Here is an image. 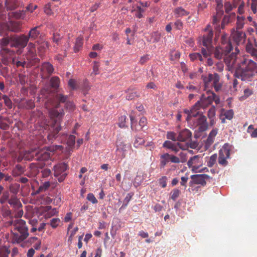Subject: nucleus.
<instances>
[{
	"mask_svg": "<svg viewBox=\"0 0 257 257\" xmlns=\"http://www.w3.org/2000/svg\"><path fill=\"white\" fill-rule=\"evenodd\" d=\"M235 54L225 59V63L229 71L235 69L234 75L242 81H250L257 73V63L245 56L238 55L239 50L235 48Z\"/></svg>",
	"mask_w": 257,
	"mask_h": 257,
	"instance_id": "obj_1",
	"label": "nucleus"
},
{
	"mask_svg": "<svg viewBox=\"0 0 257 257\" xmlns=\"http://www.w3.org/2000/svg\"><path fill=\"white\" fill-rule=\"evenodd\" d=\"M9 223L11 226L12 242L13 243H19L28 237V227L25 221L21 219H16Z\"/></svg>",
	"mask_w": 257,
	"mask_h": 257,
	"instance_id": "obj_2",
	"label": "nucleus"
},
{
	"mask_svg": "<svg viewBox=\"0 0 257 257\" xmlns=\"http://www.w3.org/2000/svg\"><path fill=\"white\" fill-rule=\"evenodd\" d=\"M199 102H196L190 109H184L183 112L187 115L186 120L190 121L193 117L196 118V125L199 126L200 131H205L208 127L206 117L200 110Z\"/></svg>",
	"mask_w": 257,
	"mask_h": 257,
	"instance_id": "obj_3",
	"label": "nucleus"
},
{
	"mask_svg": "<svg viewBox=\"0 0 257 257\" xmlns=\"http://www.w3.org/2000/svg\"><path fill=\"white\" fill-rule=\"evenodd\" d=\"M49 115L52 121L47 138L52 142L57 137L61 130V122L64 115L63 112H58L55 108L50 109Z\"/></svg>",
	"mask_w": 257,
	"mask_h": 257,
	"instance_id": "obj_4",
	"label": "nucleus"
},
{
	"mask_svg": "<svg viewBox=\"0 0 257 257\" xmlns=\"http://www.w3.org/2000/svg\"><path fill=\"white\" fill-rule=\"evenodd\" d=\"M233 47L231 42L229 40L227 35L225 34H223L221 37V45L220 46L216 48L214 55V57L218 59H220L222 58L225 59L227 57H230L232 54H235L236 51L230 54L231 51L232 50Z\"/></svg>",
	"mask_w": 257,
	"mask_h": 257,
	"instance_id": "obj_5",
	"label": "nucleus"
},
{
	"mask_svg": "<svg viewBox=\"0 0 257 257\" xmlns=\"http://www.w3.org/2000/svg\"><path fill=\"white\" fill-rule=\"evenodd\" d=\"M204 34L202 36L198 38V41L200 44L206 47L201 49V53L203 58H207L209 55V53L211 50L212 41L213 37V31L210 25H208L204 30Z\"/></svg>",
	"mask_w": 257,
	"mask_h": 257,
	"instance_id": "obj_6",
	"label": "nucleus"
},
{
	"mask_svg": "<svg viewBox=\"0 0 257 257\" xmlns=\"http://www.w3.org/2000/svg\"><path fill=\"white\" fill-rule=\"evenodd\" d=\"M204 86L206 90L207 89L213 87L216 91L220 90L222 87V84L220 82V77L218 74L215 73L209 74L204 78Z\"/></svg>",
	"mask_w": 257,
	"mask_h": 257,
	"instance_id": "obj_7",
	"label": "nucleus"
},
{
	"mask_svg": "<svg viewBox=\"0 0 257 257\" xmlns=\"http://www.w3.org/2000/svg\"><path fill=\"white\" fill-rule=\"evenodd\" d=\"M29 40V38L24 34L12 36V43H11V47L18 48L19 49L17 51V53L21 54L23 52V50L27 45Z\"/></svg>",
	"mask_w": 257,
	"mask_h": 257,
	"instance_id": "obj_8",
	"label": "nucleus"
},
{
	"mask_svg": "<svg viewBox=\"0 0 257 257\" xmlns=\"http://www.w3.org/2000/svg\"><path fill=\"white\" fill-rule=\"evenodd\" d=\"M230 146L227 144H225L220 149L218 153V164L223 167H225L228 165L227 159L230 158Z\"/></svg>",
	"mask_w": 257,
	"mask_h": 257,
	"instance_id": "obj_9",
	"label": "nucleus"
},
{
	"mask_svg": "<svg viewBox=\"0 0 257 257\" xmlns=\"http://www.w3.org/2000/svg\"><path fill=\"white\" fill-rule=\"evenodd\" d=\"M68 168V166L64 163H59L55 165L53 167L54 176L58 178L59 182H62L67 176L65 171Z\"/></svg>",
	"mask_w": 257,
	"mask_h": 257,
	"instance_id": "obj_10",
	"label": "nucleus"
},
{
	"mask_svg": "<svg viewBox=\"0 0 257 257\" xmlns=\"http://www.w3.org/2000/svg\"><path fill=\"white\" fill-rule=\"evenodd\" d=\"M215 96V93L207 90L206 94H202L200 100L197 102H199V105L201 108L204 109L212 103Z\"/></svg>",
	"mask_w": 257,
	"mask_h": 257,
	"instance_id": "obj_11",
	"label": "nucleus"
},
{
	"mask_svg": "<svg viewBox=\"0 0 257 257\" xmlns=\"http://www.w3.org/2000/svg\"><path fill=\"white\" fill-rule=\"evenodd\" d=\"M12 43V36L4 37L0 40V46L2 48V50L6 53L4 57L15 55V52L14 51L11 50L7 48L8 45L9 44H11Z\"/></svg>",
	"mask_w": 257,
	"mask_h": 257,
	"instance_id": "obj_12",
	"label": "nucleus"
},
{
	"mask_svg": "<svg viewBox=\"0 0 257 257\" xmlns=\"http://www.w3.org/2000/svg\"><path fill=\"white\" fill-rule=\"evenodd\" d=\"M169 162L173 163H178L179 162L178 157L168 153H165L161 155L160 166L161 168H164Z\"/></svg>",
	"mask_w": 257,
	"mask_h": 257,
	"instance_id": "obj_13",
	"label": "nucleus"
},
{
	"mask_svg": "<svg viewBox=\"0 0 257 257\" xmlns=\"http://www.w3.org/2000/svg\"><path fill=\"white\" fill-rule=\"evenodd\" d=\"M53 66L49 62H44L41 67V74L42 78H48L54 72Z\"/></svg>",
	"mask_w": 257,
	"mask_h": 257,
	"instance_id": "obj_14",
	"label": "nucleus"
},
{
	"mask_svg": "<svg viewBox=\"0 0 257 257\" xmlns=\"http://www.w3.org/2000/svg\"><path fill=\"white\" fill-rule=\"evenodd\" d=\"M43 163H31L27 172L26 175L32 178L36 176L39 172V169H41L44 167Z\"/></svg>",
	"mask_w": 257,
	"mask_h": 257,
	"instance_id": "obj_15",
	"label": "nucleus"
},
{
	"mask_svg": "<svg viewBox=\"0 0 257 257\" xmlns=\"http://www.w3.org/2000/svg\"><path fill=\"white\" fill-rule=\"evenodd\" d=\"M231 36L233 40L238 45L244 42L246 35L244 33L239 30H233L231 33Z\"/></svg>",
	"mask_w": 257,
	"mask_h": 257,
	"instance_id": "obj_16",
	"label": "nucleus"
},
{
	"mask_svg": "<svg viewBox=\"0 0 257 257\" xmlns=\"http://www.w3.org/2000/svg\"><path fill=\"white\" fill-rule=\"evenodd\" d=\"M14 55L9 56L8 57L6 56L4 57L2 59L3 63L5 65H7L10 63H12L13 64H16L17 67H19L20 66H22L24 67L26 64V62L25 61L21 62L18 61L15 63V57H14Z\"/></svg>",
	"mask_w": 257,
	"mask_h": 257,
	"instance_id": "obj_17",
	"label": "nucleus"
},
{
	"mask_svg": "<svg viewBox=\"0 0 257 257\" xmlns=\"http://www.w3.org/2000/svg\"><path fill=\"white\" fill-rule=\"evenodd\" d=\"M191 136V132L188 129H184L179 132L177 140L180 142H185L190 140Z\"/></svg>",
	"mask_w": 257,
	"mask_h": 257,
	"instance_id": "obj_18",
	"label": "nucleus"
},
{
	"mask_svg": "<svg viewBox=\"0 0 257 257\" xmlns=\"http://www.w3.org/2000/svg\"><path fill=\"white\" fill-rule=\"evenodd\" d=\"M20 4V0H5V8L7 11H13L18 8Z\"/></svg>",
	"mask_w": 257,
	"mask_h": 257,
	"instance_id": "obj_19",
	"label": "nucleus"
},
{
	"mask_svg": "<svg viewBox=\"0 0 257 257\" xmlns=\"http://www.w3.org/2000/svg\"><path fill=\"white\" fill-rule=\"evenodd\" d=\"M233 111L232 109L226 110L224 109H221L220 115V118L222 123L225 122V119L231 120L233 116Z\"/></svg>",
	"mask_w": 257,
	"mask_h": 257,
	"instance_id": "obj_20",
	"label": "nucleus"
},
{
	"mask_svg": "<svg viewBox=\"0 0 257 257\" xmlns=\"http://www.w3.org/2000/svg\"><path fill=\"white\" fill-rule=\"evenodd\" d=\"M200 158V157L198 155L191 157L187 162L188 166L192 168L193 171H197L199 169V166L196 165V164L199 163Z\"/></svg>",
	"mask_w": 257,
	"mask_h": 257,
	"instance_id": "obj_21",
	"label": "nucleus"
},
{
	"mask_svg": "<svg viewBox=\"0 0 257 257\" xmlns=\"http://www.w3.org/2000/svg\"><path fill=\"white\" fill-rule=\"evenodd\" d=\"M257 45L254 46L250 42H248L246 45V51L252 57L257 58Z\"/></svg>",
	"mask_w": 257,
	"mask_h": 257,
	"instance_id": "obj_22",
	"label": "nucleus"
},
{
	"mask_svg": "<svg viewBox=\"0 0 257 257\" xmlns=\"http://www.w3.org/2000/svg\"><path fill=\"white\" fill-rule=\"evenodd\" d=\"M178 146L177 143L174 144L170 141H166L163 144L164 148L171 150L175 153H177L179 150Z\"/></svg>",
	"mask_w": 257,
	"mask_h": 257,
	"instance_id": "obj_23",
	"label": "nucleus"
},
{
	"mask_svg": "<svg viewBox=\"0 0 257 257\" xmlns=\"http://www.w3.org/2000/svg\"><path fill=\"white\" fill-rule=\"evenodd\" d=\"M173 13L175 17L176 18L186 16L189 14V12L186 11L184 9L181 7L175 8L173 11Z\"/></svg>",
	"mask_w": 257,
	"mask_h": 257,
	"instance_id": "obj_24",
	"label": "nucleus"
},
{
	"mask_svg": "<svg viewBox=\"0 0 257 257\" xmlns=\"http://www.w3.org/2000/svg\"><path fill=\"white\" fill-rule=\"evenodd\" d=\"M51 153L46 151L37 152L36 153V160L45 161L51 158Z\"/></svg>",
	"mask_w": 257,
	"mask_h": 257,
	"instance_id": "obj_25",
	"label": "nucleus"
},
{
	"mask_svg": "<svg viewBox=\"0 0 257 257\" xmlns=\"http://www.w3.org/2000/svg\"><path fill=\"white\" fill-rule=\"evenodd\" d=\"M8 203L15 208H21L22 206V204L15 195L11 196L10 199H9L8 201Z\"/></svg>",
	"mask_w": 257,
	"mask_h": 257,
	"instance_id": "obj_26",
	"label": "nucleus"
},
{
	"mask_svg": "<svg viewBox=\"0 0 257 257\" xmlns=\"http://www.w3.org/2000/svg\"><path fill=\"white\" fill-rule=\"evenodd\" d=\"M22 152V155H23V157H24L25 160L31 161L33 158H34V156L35 155L36 156V153H37V151L35 150H31Z\"/></svg>",
	"mask_w": 257,
	"mask_h": 257,
	"instance_id": "obj_27",
	"label": "nucleus"
},
{
	"mask_svg": "<svg viewBox=\"0 0 257 257\" xmlns=\"http://www.w3.org/2000/svg\"><path fill=\"white\" fill-rule=\"evenodd\" d=\"M40 27V26H37L31 29L28 36L29 38V39L35 40L38 37L40 32L38 29Z\"/></svg>",
	"mask_w": 257,
	"mask_h": 257,
	"instance_id": "obj_28",
	"label": "nucleus"
},
{
	"mask_svg": "<svg viewBox=\"0 0 257 257\" xmlns=\"http://www.w3.org/2000/svg\"><path fill=\"white\" fill-rule=\"evenodd\" d=\"M215 107L212 106L208 111L207 116L210 120V123L211 125H213L215 123L214 118L215 116Z\"/></svg>",
	"mask_w": 257,
	"mask_h": 257,
	"instance_id": "obj_29",
	"label": "nucleus"
},
{
	"mask_svg": "<svg viewBox=\"0 0 257 257\" xmlns=\"http://www.w3.org/2000/svg\"><path fill=\"white\" fill-rule=\"evenodd\" d=\"M191 179H193L195 184H201L202 186L206 185V181H204L201 174L191 176Z\"/></svg>",
	"mask_w": 257,
	"mask_h": 257,
	"instance_id": "obj_30",
	"label": "nucleus"
},
{
	"mask_svg": "<svg viewBox=\"0 0 257 257\" xmlns=\"http://www.w3.org/2000/svg\"><path fill=\"white\" fill-rule=\"evenodd\" d=\"M38 50L40 52L43 53L46 50L49 49L50 44L47 41H42L38 42Z\"/></svg>",
	"mask_w": 257,
	"mask_h": 257,
	"instance_id": "obj_31",
	"label": "nucleus"
},
{
	"mask_svg": "<svg viewBox=\"0 0 257 257\" xmlns=\"http://www.w3.org/2000/svg\"><path fill=\"white\" fill-rule=\"evenodd\" d=\"M140 95L139 92L135 89L128 90L126 98L127 100H132L136 97H139Z\"/></svg>",
	"mask_w": 257,
	"mask_h": 257,
	"instance_id": "obj_32",
	"label": "nucleus"
},
{
	"mask_svg": "<svg viewBox=\"0 0 257 257\" xmlns=\"http://www.w3.org/2000/svg\"><path fill=\"white\" fill-rule=\"evenodd\" d=\"M217 134V130L213 129L212 130L209 134V136L206 140V144L210 146L214 142V140L215 139V136Z\"/></svg>",
	"mask_w": 257,
	"mask_h": 257,
	"instance_id": "obj_33",
	"label": "nucleus"
},
{
	"mask_svg": "<svg viewBox=\"0 0 257 257\" xmlns=\"http://www.w3.org/2000/svg\"><path fill=\"white\" fill-rule=\"evenodd\" d=\"M177 145H178L179 149L183 151L187 150L189 148L191 149H195L197 147V146L195 142H187L186 143L185 146L182 145L179 143H177Z\"/></svg>",
	"mask_w": 257,
	"mask_h": 257,
	"instance_id": "obj_34",
	"label": "nucleus"
},
{
	"mask_svg": "<svg viewBox=\"0 0 257 257\" xmlns=\"http://www.w3.org/2000/svg\"><path fill=\"white\" fill-rule=\"evenodd\" d=\"M8 25L9 31L14 32H18L20 30V25L17 22L11 21L8 23Z\"/></svg>",
	"mask_w": 257,
	"mask_h": 257,
	"instance_id": "obj_35",
	"label": "nucleus"
},
{
	"mask_svg": "<svg viewBox=\"0 0 257 257\" xmlns=\"http://www.w3.org/2000/svg\"><path fill=\"white\" fill-rule=\"evenodd\" d=\"M83 44V40L82 37H78L75 41L74 47V51L75 53L78 52L80 49L82 47Z\"/></svg>",
	"mask_w": 257,
	"mask_h": 257,
	"instance_id": "obj_36",
	"label": "nucleus"
},
{
	"mask_svg": "<svg viewBox=\"0 0 257 257\" xmlns=\"http://www.w3.org/2000/svg\"><path fill=\"white\" fill-rule=\"evenodd\" d=\"M24 172L23 167L20 165H17L13 170V175L14 176H18Z\"/></svg>",
	"mask_w": 257,
	"mask_h": 257,
	"instance_id": "obj_37",
	"label": "nucleus"
},
{
	"mask_svg": "<svg viewBox=\"0 0 257 257\" xmlns=\"http://www.w3.org/2000/svg\"><path fill=\"white\" fill-rule=\"evenodd\" d=\"M11 250L6 246L0 247V257H9Z\"/></svg>",
	"mask_w": 257,
	"mask_h": 257,
	"instance_id": "obj_38",
	"label": "nucleus"
},
{
	"mask_svg": "<svg viewBox=\"0 0 257 257\" xmlns=\"http://www.w3.org/2000/svg\"><path fill=\"white\" fill-rule=\"evenodd\" d=\"M68 98V95H65L61 93H58L55 96V99L59 103H66Z\"/></svg>",
	"mask_w": 257,
	"mask_h": 257,
	"instance_id": "obj_39",
	"label": "nucleus"
},
{
	"mask_svg": "<svg viewBox=\"0 0 257 257\" xmlns=\"http://www.w3.org/2000/svg\"><path fill=\"white\" fill-rule=\"evenodd\" d=\"M60 79L57 76H54L50 80L51 86L52 88H57L59 86Z\"/></svg>",
	"mask_w": 257,
	"mask_h": 257,
	"instance_id": "obj_40",
	"label": "nucleus"
},
{
	"mask_svg": "<svg viewBox=\"0 0 257 257\" xmlns=\"http://www.w3.org/2000/svg\"><path fill=\"white\" fill-rule=\"evenodd\" d=\"M217 159V155L216 154H214L211 156L207 161V165L209 167H212L216 162Z\"/></svg>",
	"mask_w": 257,
	"mask_h": 257,
	"instance_id": "obj_41",
	"label": "nucleus"
},
{
	"mask_svg": "<svg viewBox=\"0 0 257 257\" xmlns=\"http://www.w3.org/2000/svg\"><path fill=\"white\" fill-rule=\"evenodd\" d=\"M130 145L121 143L119 146H118L117 150L118 151H121L122 152V158H124L125 156V152H126L127 150L130 148Z\"/></svg>",
	"mask_w": 257,
	"mask_h": 257,
	"instance_id": "obj_42",
	"label": "nucleus"
},
{
	"mask_svg": "<svg viewBox=\"0 0 257 257\" xmlns=\"http://www.w3.org/2000/svg\"><path fill=\"white\" fill-rule=\"evenodd\" d=\"M22 105L23 107L28 109H33L35 107L34 101L32 99L24 102L22 103Z\"/></svg>",
	"mask_w": 257,
	"mask_h": 257,
	"instance_id": "obj_43",
	"label": "nucleus"
},
{
	"mask_svg": "<svg viewBox=\"0 0 257 257\" xmlns=\"http://www.w3.org/2000/svg\"><path fill=\"white\" fill-rule=\"evenodd\" d=\"M189 57L191 61L199 60L200 62L203 61V57L199 53H194L189 55Z\"/></svg>",
	"mask_w": 257,
	"mask_h": 257,
	"instance_id": "obj_44",
	"label": "nucleus"
},
{
	"mask_svg": "<svg viewBox=\"0 0 257 257\" xmlns=\"http://www.w3.org/2000/svg\"><path fill=\"white\" fill-rule=\"evenodd\" d=\"M244 20L245 18L242 16H237V22H236V29H241L243 28L244 24Z\"/></svg>",
	"mask_w": 257,
	"mask_h": 257,
	"instance_id": "obj_45",
	"label": "nucleus"
},
{
	"mask_svg": "<svg viewBox=\"0 0 257 257\" xmlns=\"http://www.w3.org/2000/svg\"><path fill=\"white\" fill-rule=\"evenodd\" d=\"M90 86L88 81L87 80L83 81L81 86V89L83 92V93L84 94H86L87 91L90 89Z\"/></svg>",
	"mask_w": 257,
	"mask_h": 257,
	"instance_id": "obj_46",
	"label": "nucleus"
},
{
	"mask_svg": "<svg viewBox=\"0 0 257 257\" xmlns=\"http://www.w3.org/2000/svg\"><path fill=\"white\" fill-rule=\"evenodd\" d=\"M133 195V193H128L126 196H125L124 200H123V203L121 207H120V209L122 208H125L127 204H128L129 202L131 200L132 196Z\"/></svg>",
	"mask_w": 257,
	"mask_h": 257,
	"instance_id": "obj_47",
	"label": "nucleus"
},
{
	"mask_svg": "<svg viewBox=\"0 0 257 257\" xmlns=\"http://www.w3.org/2000/svg\"><path fill=\"white\" fill-rule=\"evenodd\" d=\"M27 49H28V53L30 55V56L33 57L36 52L35 44L32 43H29Z\"/></svg>",
	"mask_w": 257,
	"mask_h": 257,
	"instance_id": "obj_48",
	"label": "nucleus"
},
{
	"mask_svg": "<svg viewBox=\"0 0 257 257\" xmlns=\"http://www.w3.org/2000/svg\"><path fill=\"white\" fill-rule=\"evenodd\" d=\"M10 194L8 191H5L3 193V195L0 198V203L1 204H4L7 201H8L9 200Z\"/></svg>",
	"mask_w": 257,
	"mask_h": 257,
	"instance_id": "obj_49",
	"label": "nucleus"
},
{
	"mask_svg": "<svg viewBox=\"0 0 257 257\" xmlns=\"http://www.w3.org/2000/svg\"><path fill=\"white\" fill-rule=\"evenodd\" d=\"M179 157H178L179 162L178 163H176V164H178L180 163H184L187 161V154L186 153L184 152H181L179 154Z\"/></svg>",
	"mask_w": 257,
	"mask_h": 257,
	"instance_id": "obj_50",
	"label": "nucleus"
},
{
	"mask_svg": "<svg viewBox=\"0 0 257 257\" xmlns=\"http://www.w3.org/2000/svg\"><path fill=\"white\" fill-rule=\"evenodd\" d=\"M3 99L4 100L5 105L8 107V108H12L13 107V103L9 97L7 95H4L3 96Z\"/></svg>",
	"mask_w": 257,
	"mask_h": 257,
	"instance_id": "obj_51",
	"label": "nucleus"
},
{
	"mask_svg": "<svg viewBox=\"0 0 257 257\" xmlns=\"http://www.w3.org/2000/svg\"><path fill=\"white\" fill-rule=\"evenodd\" d=\"M180 194V191L178 189H174L172 190L171 192V198L175 200L179 196Z\"/></svg>",
	"mask_w": 257,
	"mask_h": 257,
	"instance_id": "obj_52",
	"label": "nucleus"
},
{
	"mask_svg": "<svg viewBox=\"0 0 257 257\" xmlns=\"http://www.w3.org/2000/svg\"><path fill=\"white\" fill-rule=\"evenodd\" d=\"M19 189V185L17 184H11L9 187L10 191L14 194H16Z\"/></svg>",
	"mask_w": 257,
	"mask_h": 257,
	"instance_id": "obj_53",
	"label": "nucleus"
},
{
	"mask_svg": "<svg viewBox=\"0 0 257 257\" xmlns=\"http://www.w3.org/2000/svg\"><path fill=\"white\" fill-rule=\"evenodd\" d=\"M2 212L4 217L11 216V211L8 206H3L2 209Z\"/></svg>",
	"mask_w": 257,
	"mask_h": 257,
	"instance_id": "obj_54",
	"label": "nucleus"
},
{
	"mask_svg": "<svg viewBox=\"0 0 257 257\" xmlns=\"http://www.w3.org/2000/svg\"><path fill=\"white\" fill-rule=\"evenodd\" d=\"M60 223V219L54 218L50 220V224L53 228H55L59 225Z\"/></svg>",
	"mask_w": 257,
	"mask_h": 257,
	"instance_id": "obj_55",
	"label": "nucleus"
},
{
	"mask_svg": "<svg viewBox=\"0 0 257 257\" xmlns=\"http://www.w3.org/2000/svg\"><path fill=\"white\" fill-rule=\"evenodd\" d=\"M145 143V140L141 137H137L134 142V146L136 148L139 147L140 145H142Z\"/></svg>",
	"mask_w": 257,
	"mask_h": 257,
	"instance_id": "obj_56",
	"label": "nucleus"
},
{
	"mask_svg": "<svg viewBox=\"0 0 257 257\" xmlns=\"http://www.w3.org/2000/svg\"><path fill=\"white\" fill-rule=\"evenodd\" d=\"M16 19L23 18L25 17V12L23 11L16 12L12 13V15Z\"/></svg>",
	"mask_w": 257,
	"mask_h": 257,
	"instance_id": "obj_57",
	"label": "nucleus"
},
{
	"mask_svg": "<svg viewBox=\"0 0 257 257\" xmlns=\"http://www.w3.org/2000/svg\"><path fill=\"white\" fill-rule=\"evenodd\" d=\"M233 6L229 2H226L224 4L225 11L226 13H229L233 9Z\"/></svg>",
	"mask_w": 257,
	"mask_h": 257,
	"instance_id": "obj_58",
	"label": "nucleus"
},
{
	"mask_svg": "<svg viewBox=\"0 0 257 257\" xmlns=\"http://www.w3.org/2000/svg\"><path fill=\"white\" fill-rule=\"evenodd\" d=\"M19 81L21 84L24 86L27 82V77L25 75L20 74H19Z\"/></svg>",
	"mask_w": 257,
	"mask_h": 257,
	"instance_id": "obj_59",
	"label": "nucleus"
},
{
	"mask_svg": "<svg viewBox=\"0 0 257 257\" xmlns=\"http://www.w3.org/2000/svg\"><path fill=\"white\" fill-rule=\"evenodd\" d=\"M75 138L76 137L74 135L69 136L67 142V143L69 147H73L74 145Z\"/></svg>",
	"mask_w": 257,
	"mask_h": 257,
	"instance_id": "obj_60",
	"label": "nucleus"
},
{
	"mask_svg": "<svg viewBox=\"0 0 257 257\" xmlns=\"http://www.w3.org/2000/svg\"><path fill=\"white\" fill-rule=\"evenodd\" d=\"M126 119V117L125 115L121 116L119 118L118 124H119V127L123 128L125 126Z\"/></svg>",
	"mask_w": 257,
	"mask_h": 257,
	"instance_id": "obj_61",
	"label": "nucleus"
},
{
	"mask_svg": "<svg viewBox=\"0 0 257 257\" xmlns=\"http://www.w3.org/2000/svg\"><path fill=\"white\" fill-rule=\"evenodd\" d=\"M174 26L176 29L181 30L183 29V24L180 20L177 19L174 23Z\"/></svg>",
	"mask_w": 257,
	"mask_h": 257,
	"instance_id": "obj_62",
	"label": "nucleus"
},
{
	"mask_svg": "<svg viewBox=\"0 0 257 257\" xmlns=\"http://www.w3.org/2000/svg\"><path fill=\"white\" fill-rule=\"evenodd\" d=\"M87 199L88 201L91 202L93 204H96L97 203V200L94 196L93 193H90L88 194Z\"/></svg>",
	"mask_w": 257,
	"mask_h": 257,
	"instance_id": "obj_63",
	"label": "nucleus"
},
{
	"mask_svg": "<svg viewBox=\"0 0 257 257\" xmlns=\"http://www.w3.org/2000/svg\"><path fill=\"white\" fill-rule=\"evenodd\" d=\"M167 180V178L165 176H164L162 177L159 179V184H160V185L162 188H165L166 187V186H167V183H166Z\"/></svg>",
	"mask_w": 257,
	"mask_h": 257,
	"instance_id": "obj_64",
	"label": "nucleus"
}]
</instances>
